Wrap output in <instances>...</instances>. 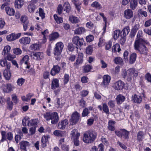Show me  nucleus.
<instances>
[{"instance_id":"nucleus-1","label":"nucleus","mask_w":151,"mask_h":151,"mask_svg":"<svg viewBox=\"0 0 151 151\" xmlns=\"http://www.w3.org/2000/svg\"><path fill=\"white\" fill-rule=\"evenodd\" d=\"M148 42L142 38L137 39L134 43V48L138 50L141 54L146 55L148 52V49L147 46L148 45Z\"/></svg>"},{"instance_id":"nucleus-2","label":"nucleus","mask_w":151,"mask_h":151,"mask_svg":"<svg viewBox=\"0 0 151 151\" xmlns=\"http://www.w3.org/2000/svg\"><path fill=\"white\" fill-rule=\"evenodd\" d=\"M97 135V133L95 132L86 131L84 134L83 141L86 143H91L95 140Z\"/></svg>"},{"instance_id":"nucleus-3","label":"nucleus","mask_w":151,"mask_h":151,"mask_svg":"<svg viewBox=\"0 0 151 151\" xmlns=\"http://www.w3.org/2000/svg\"><path fill=\"white\" fill-rule=\"evenodd\" d=\"M43 116L47 121L51 120L52 124H56L59 120L58 114L56 112H47L43 114Z\"/></svg>"},{"instance_id":"nucleus-4","label":"nucleus","mask_w":151,"mask_h":151,"mask_svg":"<svg viewBox=\"0 0 151 151\" xmlns=\"http://www.w3.org/2000/svg\"><path fill=\"white\" fill-rule=\"evenodd\" d=\"M63 47L64 45L62 42H59L57 43L54 50V54L57 55H60L62 51Z\"/></svg>"},{"instance_id":"nucleus-5","label":"nucleus","mask_w":151,"mask_h":151,"mask_svg":"<svg viewBox=\"0 0 151 151\" xmlns=\"http://www.w3.org/2000/svg\"><path fill=\"white\" fill-rule=\"evenodd\" d=\"M83 62V55L82 53H79L78 56L77 58L76 61L73 64V67L76 68H78L79 66L82 64Z\"/></svg>"},{"instance_id":"nucleus-6","label":"nucleus","mask_w":151,"mask_h":151,"mask_svg":"<svg viewBox=\"0 0 151 151\" xmlns=\"http://www.w3.org/2000/svg\"><path fill=\"white\" fill-rule=\"evenodd\" d=\"M11 67V63H8L7 65L6 68L4 70L3 75L5 79L7 80H9L11 77V73L10 70Z\"/></svg>"},{"instance_id":"nucleus-7","label":"nucleus","mask_w":151,"mask_h":151,"mask_svg":"<svg viewBox=\"0 0 151 151\" xmlns=\"http://www.w3.org/2000/svg\"><path fill=\"white\" fill-rule=\"evenodd\" d=\"M124 83L121 80H119L115 82L113 85V87L116 90H121L124 87Z\"/></svg>"},{"instance_id":"nucleus-8","label":"nucleus","mask_w":151,"mask_h":151,"mask_svg":"<svg viewBox=\"0 0 151 151\" xmlns=\"http://www.w3.org/2000/svg\"><path fill=\"white\" fill-rule=\"evenodd\" d=\"M72 41L77 46H81L83 44L84 40L83 38H80L79 36H76L73 38Z\"/></svg>"},{"instance_id":"nucleus-9","label":"nucleus","mask_w":151,"mask_h":151,"mask_svg":"<svg viewBox=\"0 0 151 151\" xmlns=\"http://www.w3.org/2000/svg\"><path fill=\"white\" fill-rule=\"evenodd\" d=\"M30 56L36 60H40L44 57V54L42 52H34L31 54Z\"/></svg>"},{"instance_id":"nucleus-10","label":"nucleus","mask_w":151,"mask_h":151,"mask_svg":"<svg viewBox=\"0 0 151 151\" xmlns=\"http://www.w3.org/2000/svg\"><path fill=\"white\" fill-rule=\"evenodd\" d=\"M111 77L108 75H104L103 78V81L101 84L103 88L107 87L109 84L111 80Z\"/></svg>"},{"instance_id":"nucleus-11","label":"nucleus","mask_w":151,"mask_h":151,"mask_svg":"<svg viewBox=\"0 0 151 151\" xmlns=\"http://www.w3.org/2000/svg\"><path fill=\"white\" fill-rule=\"evenodd\" d=\"M21 35L20 33L15 34L12 33L6 36L7 40L9 41H13L18 39Z\"/></svg>"},{"instance_id":"nucleus-12","label":"nucleus","mask_w":151,"mask_h":151,"mask_svg":"<svg viewBox=\"0 0 151 151\" xmlns=\"http://www.w3.org/2000/svg\"><path fill=\"white\" fill-rule=\"evenodd\" d=\"M1 135L2 139L1 140L2 141H4L6 140V139L9 140H11L13 138V134L10 132L8 133L7 134H6L5 132H1Z\"/></svg>"},{"instance_id":"nucleus-13","label":"nucleus","mask_w":151,"mask_h":151,"mask_svg":"<svg viewBox=\"0 0 151 151\" xmlns=\"http://www.w3.org/2000/svg\"><path fill=\"white\" fill-rule=\"evenodd\" d=\"M79 116L80 115L77 112H75L72 115L71 122L74 124H76L79 120Z\"/></svg>"},{"instance_id":"nucleus-14","label":"nucleus","mask_w":151,"mask_h":151,"mask_svg":"<svg viewBox=\"0 0 151 151\" xmlns=\"http://www.w3.org/2000/svg\"><path fill=\"white\" fill-rule=\"evenodd\" d=\"M68 120L67 119L61 120L60 122L58 125V128L60 129H63L68 124Z\"/></svg>"},{"instance_id":"nucleus-15","label":"nucleus","mask_w":151,"mask_h":151,"mask_svg":"<svg viewBox=\"0 0 151 151\" xmlns=\"http://www.w3.org/2000/svg\"><path fill=\"white\" fill-rule=\"evenodd\" d=\"M14 87L13 85L10 83H8L4 87V91L5 92L9 93L13 91Z\"/></svg>"},{"instance_id":"nucleus-16","label":"nucleus","mask_w":151,"mask_h":151,"mask_svg":"<svg viewBox=\"0 0 151 151\" xmlns=\"http://www.w3.org/2000/svg\"><path fill=\"white\" fill-rule=\"evenodd\" d=\"M132 99L133 101L137 104L140 103L142 101L141 97L136 94H134L132 96Z\"/></svg>"},{"instance_id":"nucleus-17","label":"nucleus","mask_w":151,"mask_h":151,"mask_svg":"<svg viewBox=\"0 0 151 151\" xmlns=\"http://www.w3.org/2000/svg\"><path fill=\"white\" fill-rule=\"evenodd\" d=\"M80 134L78 133L77 129H74L72 130L70 133V138L72 139L79 138Z\"/></svg>"},{"instance_id":"nucleus-18","label":"nucleus","mask_w":151,"mask_h":151,"mask_svg":"<svg viewBox=\"0 0 151 151\" xmlns=\"http://www.w3.org/2000/svg\"><path fill=\"white\" fill-rule=\"evenodd\" d=\"M50 138L49 135L43 136L41 139V144L42 146L44 147L47 145L46 143L48 141V139Z\"/></svg>"},{"instance_id":"nucleus-19","label":"nucleus","mask_w":151,"mask_h":151,"mask_svg":"<svg viewBox=\"0 0 151 151\" xmlns=\"http://www.w3.org/2000/svg\"><path fill=\"white\" fill-rule=\"evenodd\" d=\"M30 41V38L28 37H23L19 40V42L21 44L24 45L29 44Z\"/></svg>"},{"instance_id":"nucleus-20","label":"nucleus","mask_w":151,"mask_h":151,"mask_svg":"<svg viewBox=\"0 0 151 151\" xmlns=\"http://www.w3.org/2000/svg\"><path fill=\"white\" fill-rule=\"evenodd\" d=\"M20 148L25 151H27V148L30 145L29 143L27 141H23L20 143Z\"/></svg>"},{"instance_id":"nucleus-21","label":"nucleus","mask_w":151,"mask_h":151,"mask_svg":"<svg viewBox=\"0 0 151 151\" xmlns=\"http://www.w3.org/2000/svg\"><path fill=\"white\" fill-rule=\"evenodd\" d=\"M86 30L83 27H79L76 29L74 31V33L76 35H80L85 32Z\"/></svg>"},{"instance_id":"nucleus-22","label":"nucleus","mask_w":151,"mask_h":151,"mask_svg":"<svg viewBox=\"0 0 151 151\" xmlns=\"http://www.w3.org/2000/svg\"><path fill=\"white\" fill-rule=\"evenodd\" d=\"M60 70V67L58 65L54 66L51 71V74L54 76L56 74L58 73Z\"/></svg>"},{"instance_id":"nucleus-23","label":"nucleus","mask_w":151,"mask_h":151,"mask_svg":"<svg viewBox=\"0 0 151 151\" xmlns=\"http://www.w3.org/2000/svg\"><path fill=\"white\" fill-rule=\"evenodd\" d=\"M128 76H134L136 77L138 75L137 71L134 69L131 68L127 70Z\"/></svg>"},{"instance_id":"nucleus-24","label":"nucleus","mask_w":151,"mask_h":151,"mask_svg":"<svg viewBox=\"0 0 151 151\" xmlns=\"http://www.w3.org/2000/svg\"><path fill=\"white\" fill-rule=\"evenodd\" d=\"M11 49V47L8 45H7L4 46L2 52L3 55L5 56L8 53H9Z\"/></svg>"},{"instance_id":"nucleus-25","label":"nucleus","mask_w":151,"mask_h":151,"mask_svg":"<svg viewBox=\"0 0 151 151\" xmlns=\"http://www.w3.org/2000/svg\"><path fill=\"white\" fill-rule=\"evenodd\" d=\"M29 59V57L28 56L26 55L23 57L21 60V63L22 64L24 63L25 64L27 65L26 68H30V66L28 64Z\"/></svg>"},{"instance_id":"nucleus-26","label":"nucleus","mask_w":151,"mask_h":151,"mask_svg":"<svg viewBox=\"0 0 151 151\" xmlns=\"http://www.w3.org/2000/svg\"><path fill=\"white\" fill-rule=\"evenodd\" d=\"M133 12L132 10H125L124 12V17L127 19L131 18L133 16Z\"/></svg>"},{"instance_id":"nucleus-27","label":"nucleus","mask_w":151,"mask_h":151,"mask_svg":"<svg viewBox=\"0 0 151 151\" xmlns=\"http://www.w3.org/2000/svg\"><path fill=\"white\" fill-rule=\"evenodd\" d=\"M65 132L58 130H55L53 133V134L55 136L62 137L65 135Z\"/></svg>"},{"instance_id":"nucleus-28","label":"nucleus","mask_w":151,"mask_h":151,"mask_svg":"<svg viewBox=\"0 0 151 151\" xmlns=\"http://www.w3.org/2000/svg\"><path fill=\"white\" fill-rule=\"evenodd\" d=\"M23 4V1L22 0H15V6L17 9L21 8Z\"/></svg>"},{"instance_id":"nucleus-29","label":"nucleus","mask_w":151,"mask_h":151,"mask_svg":"<svg viewBox=\"0 0 151 151\" xmlns=\"http://www.w3.org/2000/svg\"><path fill=\"white\" fill-rule=\"evenodd\" d=\"M69 21L72 23H77L80 22V19L75 16H70L69 17Z\"/></svg>"},{"instance_id":"nucleus-30","label":"nucleus","mask_w":151,"mask_h":151,"mask_svg":"<svg viewBox=\"0 0 151 151\" xmlns=\"http://www.w3.org/2000/svg\"><path fill=\"white\" fill-rule=\"evenodd\" d=\"M125 99L124 96L120 94L118 95L116 98L117 104H120L122 103L124 101Z\"/></svg>"},{"instance_id":"nucleus-31","label":"nucleus","mask_w":151,"mask_h":151,"mask_svg":"<svg viewBox=\"0 0 151 151\" xmlns=\"http://www.w3.org/2000/svg\"><path fill=\"white\" fill-rule=\"evenodd\" d=\"M59 81L57 79H54L52 81L51 87L52 89H55L59 86Z\"/></svg>"},{"instance_id":"nucleus-32","label":"nucleus","mask_w":151,"mask_h":151,"mask_svg":"<svg viewBox=\"0 0 151 151\" xmlns=\"http://www.w3.org/2000/svg\"><path fill=\"white\" fill-rule=\"evenodd\" d=\"M115 122L114 121L110 120L108 122V129L111 131H114L115 129L114 125Z\"/></svg>"},{"instance_id":"nucleus-33","label":"nucleus","mask_w":151,"mask_h":151,"mask_svg":"<svg viewBox=\"0 0 151 151\" xmlns=\"http://www.w3.org/2000/svg\"><path fill=\"white\" fill-rule=\"evenodd\" d=\"M137 58V55L135 53H132L130 56L129 62L130 64L134 63L136 60Z\"/></svg>"},{"instance_id":"nucleus-34","label":"nucleus","mask_w":151,"mask_h":151,"mask_svg":"<svg viewBox=\"0 0 151 151\" xmlns=\"http://www.w3.org/2000/svg\"><path fill=\"white\" fill-rule=\"evenodd\" d=\"M83 72L84 73H88L91 71L92 67L90 65H87L83 67Z\"/></svg>"},{"instance_id":"nucleus-35","label":"nucleus","mask_w":151,"mask_h":151,"mask_svg":"<svg viewBox=\"0 0 151 151\" xmlns=\"http://www.w3.org/2000/svg\"><path fill=\"white\" fill-rule=\"evenodd\" d=\"M99 14L102 17L103 19V20L105 22V25L103 29V34H104L106 32L107 24V19L105 17L104 14L102 13H100Z\"/></svg>"},{"instance_id":"nucleus-36","label":"nucleus","mask_w":151,"mask_h":151,"mask_svg":"<svg viewBox=\"0 0 151 151\" xmlns=\"http://www.w3.org/2000/svg\"><path fill=\"white\" fill-rule=\"evenodd\" d=\"M112 50L113 52H115L117 51L119 52L121 50V49L120 48V45L119 44L117 43L116 44L113 46Z\"/></svg>"},{"instance_id":"nucleus-37","label":"nucleus","mask_w":151,"mask_h":151,"mask_svg":"<svg viewBox=\"0 0 151 151\" xmlns=\"http://www.w3.org/2000/svg\"><path fill=\"white\" fill-rule=\"evenodd\" d=\"M114 63L116 64H122L123 61L122 58L119 57H116L115 58L114 60Z\"/></svg>"},{"instance_id":"nucleus-38","label":"nucleus","mask_w":151,"mask_h":151,"mask_svg":"<svg viewBox=\"0 0 151 151\" xmlns=\"http://www.w3.org/2000/svg\"><path fill=\"white\" fill-rule=\"evenodd\" d=\"M91 6L96 9H101L102 8V6L101 4L98 2L95 1L93 2L91 4Z\"/></svg>"},{"instance_id":"nucleus-39","label":"nucleus","mask_w":151,"mask_h":151,"mask_svg":"<svg viewBox=\"0 0 151 151\" xmlns=\"http://www.w3.org/2000/svg\"><path fill=\"white\" fill-rule=\"evenodd\" d=\"M59 34L57 32H54L50 36V41L54 40L58 38L59 37Z\"/></svg>"},{"instance_id":"nucleus-40","label":"nucleus","mask_w":151,"mask_h":151,"mask_svg":"<svg viewBox=\"0 0 151 151\" xmlns=\"http://www.w3.org/2000/svg\"><path fill=\"white\" fill-rule=\"evenodd\" d=\"M38 120L36 119H31L29 122L28 126H35L37 124Z\"/></svg>"},{"instance_id":"nucleus-41","label":"nucleus","mask_w":151,"mask_h":151,"mask_svg":"<svg viewBox=\"0 0 151 151\" xmlns=\"http://www.w3.org/2000/svg\"><path fill=\"white\" fill-rule=\"evenodd\" d=\"M30 47V49L33 50H36L40 48V46L39 44L35 43L31 45Z\"/></svg>"},{"instance_id":"nucleus-42","label":"nucleus","mask_w":151,"mask_h":151,"mask_svg":"<svg viewBox=\"0 0 151 151\" xmlns=\"http://www.w3.org/2000/svg\"><path fill=\"white\" fill-rule=\"evenodd\" d=\"M137 4V0H131L130 3L131 8L132 9H135Z\"/></svg>"},{"instance_id":"nucleus-43","label":"nucleus","mask_w":151,"mask_h":151,"mask_svg":"<svg viewBox=\"0 0 151 151\" xmlns=\"http://www.w3.org/2000/svg\"><path fill=\"white\" fill-rule=\"evenodd\" d=\"M102 109L107 114H109V109L106 104L104 103L103 104Z\"/></svg>"},{"instance_id":"nucleus-44","label":"nucleus","mask_w":151,"mask_h":151,"mask_svg":"<svg viewBox=\"0 0 151 151\" xmlns=\"http://www.w3.org/2000/svg\"><path fill=\"white\" fill-rule=\"evenodd\" d=\"M122 132V137L125 139H128L129 138V132L125 129H123Z\"/></svg>"},{"instance_id":"nucleus-45","label":"nucleus","mask_w":151,"mask_h":151,"mask_svg":"<svg viewBox=\"0 0 151 151\" xmlns=\"http://www.w3.org/2000/svg\"><path fill=\"white\" fill-rule=\"evenodd\" d=\"M129 27L127 26L124 27L122 30V34L124 37L126 36L129 32Z\"/></svg>"},{"instance_id":"nucleus-46","label":"nucleus","mask_w":151,"mask_h":151,"mask_svg":"<svg viewBox=\"0 0 151 151\" xmlns=\"http://www.w3.org/2000/svg\"><path fill=\"white\" fill-rule=\"evenodd\" d=\"M8 63H7L6 60L5 58L1 59L0 60V65L2 67H4L5 66L6 67Z\"/></svg>"},{"instance_id":"nucleus-47","label":"nucleus","mask_w":151,"mask_h":151,"mask_svg":"<svg viewBox=\"0 0 151 151\" xmlns=\"http://www.w3.org/2000/svg\"><path fill=\"white\" fill-rule=\"evenodd\" d=\"M16 56L14 55H12L9 53L7 54L6 58L8 61H12L15 58Z\"/></svg>"},{"instance_id":"nucleus-48","label":"nucleus","mask_w":151,"mask_h":151,"mask_svg":"<svg viewBox=\"0 0 151 151\" xmlns=\"http://www.w3.org/2000/svg\"><path fill=\"white\" fill-rule=\"evenodd\" d=\"M121 32L119 30H116L114 33V38L115 40H117L120 35Z\"/></svg>"},{"instance_id":"nucleus-49","label":"nucleus","mask_w":151,"mask_h":151,"mask_svg":"<svg viewBox=\"0 0 151 151\" xmlns=\"http://www.w3.org/2000/svg\"><path fill=\"white\" fill-rule=\"evenodd\" d=\"M25 79L22 78H19L17 81V83L19 86H21L24 83Z\"/></svg>"},{"instance_id":"nucleus-50","label":"nucleus","mask_w":151,"mask_h":151,"mask_svg":"<svg viewBox=\"0 0 151 151\" xmlns=\"http://www.w3.org/2000/svg\"><path fill=\"white\" fill-rule=\"evenodd\" d=\"M143 133L142 131L139 132L137 134V139L139 141H141L143 139Z\"/></svg>"},{"instance_id":"nucleus-51","label":"nucleus","mask_w":151,"mask_h":151,"mask_svg":"<svg viewBox=\"0 0 151 151\" xmlns=\"http://www.w3.org/2000/svg\"><path fill=\"white\" fill-rule=\"evenodd\" d=\"M93 51V47L91 45L88 46L86 49V53L88 55H91Z\"/></svg>"},{"instance_id":"nucleus-52","label":"nucleus","mask_w":151,"mask_h":151,"mask_svg":"<svg viewBox=\"0 0 151 151\" xmlns=\"http://www.w3.org/2000/svg\"><path fill=\"white\" fill-rule=\"evenodd\" d=\"M54 18L58 23H60L62 22L63 19L61 17H58L57 15L54 14Z\"/></svg>"},{"instance_id":"nucleus-53","label":"nucleus","mask_w":151,"mask_h":151,"mask_svg":"<svg viewBox=\"0 0 151 151\" xmlns=\"http://www.w3.org/2000/svg\"><path fill=\"white\" fill-rule=\"evenodd\" d=\"M90 113L88 111V109L87 108H85L83 110L82 114V116L83 117H85L87 116Z\"/></svg>"},{"instance_id":"nucleus-54","label":"nucleus","mask_w":151,"mask_h":151,"mask_svg":"<svg viewBox=\"0 0 151 151\" xmlns=\"http://www.w3.org/2000/svg\"><path fill=\"white\" fill-rule=\"evenodd\" d=\"M94 37L92 35H89L86 37V40L88 42H91L93 40Z\"/></svg>"},{"instance_id":"nucleus-55","label":"nucleus","mask_w":151,"mask_h":151,"mask_svg":"<svg viewBox=\"0 0 151 151\" xmlns=\"http://www.w3.org/2000/svg\"><path fill=\"white\" fill-rule=\"evenodd\" d=\"M100 64L101 65V68L104 69L106 68L108 66V64L103 60H100Z\"/></svg>"},{"instance_id":"nucleus-56","label":"nucleus","mask_w":151,"mask_h":151,"mask_svg":"<svg viewBox=\"0 0 151 151\" xmlns=\"http://www.w3.org/2000/svg\"><path fill=\"white\" fill-rule=\"evenodd\" d=\"M36 127H34L30 128L29 129V135H32L35 134L36 132Z\"/></svg>"},{"instance_id":"nucleus-57","label":"nucleus","mask_w":151,"mask_h":151,"mask_svg":"<svg viewBox=\"0 0 151 151\" xmlns=\"http://www.w3.org/2000/svg\"><path fill=\"white\" fill-rule=\"evenodd\" d=\"M29 118L28 117H26L23 119L22 120V123L24 126H26L27 123V124H28L29 122Z\"/></svg>"},{"instance_id":"nucleus-58","label":"nucleus","mask_w":151,"mask_h":151,"mask_svg":"<svg viewBox=\"0 0 151 151\" xmlns=\"http://www.w3.org/2000/svg\"><path fill=\"white\" fill-rule=\"evenodd\" d=\"M76 56L75 55H71L69 56L67 59L69 62H73L76 59Z\"/></svg>"},{"instance_id":"nucleus-59","label":"nucleus","mask_w":151,"mask_h":151,"mask_svg":"<svg viewBox=\"0 0 151 151\" xmlns=\"http://www.w3.org/2000/svg\"><path fill=\"white\" fill-rule=\"evenodd\" d=\"M5 24V21L4 19L1 18H0V29H3Z\"/></svg>"},{"instance_id":"nucleus-60","label":"nucleus","mask_w":151,"mask_h":151,"mask_svg":"<svg viewBox=\"0 0 151 151\" xmlns=\"http://www.w3.org/2000/svg\"><path fill=\"white\" fill-rule=\"evenodd\" d=\"M105 43V40L103 38H100L99 41L98 46L99 47H101L104 45Z\"/></svg>"},{"instance_id":"nucleus-61","label":"nucleus","mask_w":151,"mask_h":151,"mask_svg":"<svg viewBox=\"0 0 151 151\" xmlns=\"http://www.w3.org/2000/svg\"><path fill=\"white\" fill-rule=\"evenodd\" d=\"M12 101L14 103L16 104L19 102L18 99L15 94H12Z\"/></svg>"},{"instance_id":"nucleus-62","label":"nucleus","mask_w":151,"mask_h":151,"mask_svg":"<svg viewBox=\"0 0 151 151\" xmlns=\"http://www.w3.org/2000/svg\"><path fill=\"white\" fill-rule=\"evenodd\" d=\"M20 21L23 22V23L28 22V21L27 20V16L25 15H23L20 18Z\"/></svg>"},{"instance_id":"nucleus-63","label":"nucleus","mask_w":151,"mask_h":151,"mask_svg":"<svg viewBox=\"0 0 151 151\" xmlns=\"http://www.w3.org/2000/svg\"><path fill=\"white\" fill-rule=\"evenodd\" d=\"M13 52L17 55H20L22 53V51L19 48H14L13 49Z\"/></svg>"},{"instance_id":"nucleus-64","label":"nucleus","mask_w":151,"mask_h":151,"mask_svg":"<svg viewBox=\"0 0 151 151\" xmlns=\"http://www.w3.org/2000/svg\"><path fill=\"white\" fill-rule=\"evenodd\" d=\"M86 26L87 28L91 29L93 28L94 25L92 22H89L86 23Z\"/></svg>"}]
</instances>
